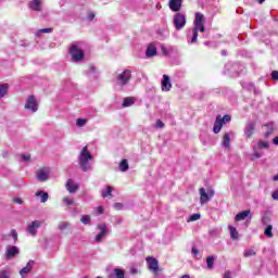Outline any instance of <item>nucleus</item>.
I'll list each match as a JSON object with an SVG mask.
<instances>
[{"label":"nucleus","instance_id":"f257e3e1","mask_svg":"<svg viewBox=\"0 0 278 278\" xmlns=\"http://www.w3.org/2000/svg\"><path fill=\"white\" fill-rule=\"evenodd\" d=\"M92 160H94V156L88 151V146H85L78 155V165L83 173L92 170V164L90 163Z\"/></svg>","mask_w":278,"mask_h":278},{"label":"nucleus","instance_id":"f03ea898","mask_svg":"<svg viewBox=\"0 0 278 278\" xmlns=\"http://www.w3.org/2000/svg\"><path fill=\"white\" fill-rule=\"evenodd\" d=\"M205 16L202 13H195L194 28L192 29L191 45H194L199 38V31H205Z\"/></svg>","mask_w":278,"mask_h":278},{"label":"nucleus","instance_id":"7ed1b4c3","mask_svg":"<svg viewBox=\"0 0 278 278\" xmlns=\"http://www.w3.org/2000/svg\"><path fill=\"white\" fill-rule=\"evenodd\" d=\"M130 80H131V72L129 70H124V71L118 70L115 73V83H116V86H118L119 88H125V86H127V84H129Z\"/></svg>","mask_w":278,"mask_h":278},{"label":"nucleus","instance_id":"20e7f679","mask_svg":"<svg viewBox=\"0 0 278 278\" xmlns=\"http://www.w3.org/2000/svg\"><path fill=\"white\" fill-rule=\"evenodd\" d=\"M70 55L74 62H81L86 58V52L79 46V42H74L70 47Z\"/></svg>","mask_w":278,"mask_h":278},{"label":"nucleus","instance_id":"39448f33","mask_svg":"<svg viewBox=\"0 0 278 278\" xmlns=\"http://www.w3.org/2000/svg\"><path fill=\"white\" fill-rule=\"evenodd\" d=\"M146 262L150 273H152L154 277H159L160 273H162V268H160V262L157 261V258L153 256H148L146 258Z\"/></svg>","mask_w":278,"mask_h":278},{"label":"nucleus","instance_id":"423d86ee","mask_svg":"<svg viewBox=\"0 0 278 278\" xmlns=\"http://www.w3.org/2000/svg\"><path fill=\"white\" fill-rule=\"evenodd\" d=\"M97 229L100 232L96 236L94 242H97L98 244H101L104 238H108V236H110V227H108V224L103 223V224H98Z\"/></svg>","mask_w":278,"mask_h":278},{"label":"nucleus","instance_id":"0eeeda50","mask_svg":"<svg viewBox=\"0 0 278 278\" xmlns=\"http://www.w3.org/2000/svg\"><path fill=\"white\" fill-rule=\"evenodd\" d=\"M199 192L201 205H205V203H208V201L214 198V194H216L214 189H208L207 191H205V188H200Z\"/></svg>","mask_w":278,"mask_h":278},{"label":"nucleus","instance_id":"6e6552de","mask_svg":"<svg viewBox=\"0 0 278 278\" xmlns=\"http://www.w3.org/2000/svg\"><path fill=\"white\" fill-rule=\"evenodd\" d=\"M25 110L33 113L38 112V101L36 100V96L31 94L26 99Z\"/></svg>","mask_w":278,"mask_h":278},{"label":"nucleus","instance_id":"1a4fd4ad","mask_svg":"<svg viewBox=\"0 0 278 278\" xmlns=\"http://www.w3.org/2000/svg\"><path fill=\"white\" fill-rule=\"evenodd\" d=\"M174 26L176 27L177 31L184 29V27H186V14L176 13L174 15Z\"/></svg>","mask_w":278,"mask_h":278},{"label":"nucleus","instance_id":"9d476101","mask_svg":"<svg viewBox=\"0 0 278 278\" xmlns=\"http://www.w3.org/2000/svg\"><path fill=\"white\" fill-rule=\"evenodd\" d=\"M21 253V250L16 245H8L5 250L4 257L5 260H14L16 255Z\"/></svg>","mask_w":278,"mask_h":278},{"label":"nucleus","instance_id":"9b49d317","mask_svg":"<svg viewBox=\"0 0 278 278\" xmlns=\"http://www.w3.org/2000/svg\"><path fill=\"white\" fill-rule=\"evenodd\" d=\"M123 3L125 8H127V10H130L131 12H138V10H140L139 0H124Z\"/></svg>","mask_w":278,"mask_h":278},{"label":"nucleus","instance_id":"f8f14e48","mask_svg":"<svg viewBox=\"0 0 278 278\" xmlns=\"http://www.w3.org/2000/svg\"><path fill=\"white\" fill-rule=\"evenodd\" d=\"M253 134H255V122L250 121L245 124L244 127V137L247 139L253 138Z\"/></svg>","mask_w":278,"mask_h":278},{"label":"nucleus","instance_id":"ddd939ff","mask_svg":"<svg viewBox=\"0 0 278 278\" xmlns=\"http://www.w3.org/2000/svg\"><path fill=\"white\" fill-rule=\"evenodd\" d=\"M34 264H36V262L34 260H30L28 261L27 265L20 270V275L22 278L27 277V275L31 273V270L34 269Z\"/></svg>","mask_w":278,"mask_h":278},{"label":"nucleus","instance_id":"4468645a","mask_svg":"<svg viewBox=\"0 0 278 278\" xmlns=\"http://www.w3.org/2000/svg\"><path fill=\"white\" fill-rule=\"evenodd\" d=\"M162 90L164 92H169L170 88H173V84H170V77L166 74L163 75L162 79Z\"/></svg>","mask_w":278,"mask_h":278},{"label":"nucleus","instance_id":"2eb2a0df","mask_svg":"<svg viewBox=\"0 0 278 278\" xmlns=\"http://www.w3.org/2000/svg\"><path fill=\"white\" fill-rule=\"evenodd\" d=\"M108 278H126L125 277V269L115 267L113 270L109 274Z\"/></svg>","mask_w":278,"mask_h":278},{"label":"nucleus","instance_id":"dca6fc26","mask_svg":"<svg viewBox=\"0 0 278 278\" xmlns=\"http://www.w3.org/2000/svg\"><path fill=\"white\" fill-rule=\"evenodd\" d=\"M66 190L70 192V194H75L77 190H79V185L75 184L73 179H68L66 182Z\"/></svg>","mask_w":278,"mask_h":278},{"label":"nucleus","instance_id":"f3484780","mask_svg":"<svg viewBox=\"0 0 278 278\" xmlns=\"http://www.w3.org/2000/svg\"><path fill=\"white\" fill-rule=\"evenodd\" d=\"M38 229H40V220H34L28 226L27 231L30 236H36L38 233Z\"/></svg>","mask_w":278,"mask_h":278},{"label":"nucleus","instance_id":"a211bd4d","mask_svg":"<svg viewBox=\"0 0 278 278\" xmlns=\"http://www.w3.org/2000/svg\"><path fill=\"white\" fill-rule=\"evenodd\" d=\"M181 3H184V0H169V10H172V12H179V10H181Z\"/></svg>","mask_w":278,"mask_h":278},{"label":"nucleus","instance_id":"6ab92c4d","mask_svg":"<svg viewBox=\"0 0 278 278\" xmlns=\"http://www.w3.org/2000/svg\"><path fill=\"white\" fill-rule=\"evenodd\" d=\"M157 55V48L155 47V45L153 43H150L147 48V51H146V56L147 58H153Z\"/></svg>","mask_w":278,"mask_h":278},{"label":"nucleus","instance_id":"aec40b11","mask_svg":"<svg viewBox=\"0 0 278 278\" xmlns=\"http://www.w3.org/2000/svg\"><path fill=\"white\" fill-rule=\"evenodd\" d=\"M224 125L225 124L220 121V115H217L213 127L214 134H220V130L223 129Z\"/></svg>","mask_w":278,"mask_h":278},{"label":"nucleus","instance_id":"412c9836","mask_svg":"<svg viewBox=\"0 0 278 278\" xmlns=\"http://www.w3.org/2000/svg\"><path fill=\"white\" fill-rule=\"evenodd\" d=\"M136 103V98L134 97H126L123 100L122 108H131Z\"/></svg>","mask_w":278,"mask_h":278},{"label":"nucleus","instance_id":"4be33fe9","mask_svg":"<svg viewBox=\"0 0 278 278\" xmlns=\"http://www.w3.org/2000/svg\"><path fill=\"white\" fill-rule=\"evenodd\" d=\"M35 197H40L41 203H47V201H49V193L42 190H38L35 193Z\"/></svg>","mask_w":278,"mask_h":278},{"label":"nucleus","instance_id":"5701e85b","mask_svg":"<svg viewBox=\"0 0 278 278\" xmlns=\"http://www.w3.org/2000/svg\"><path fill=\"white\" fill-rule=\"evenodd\" d=\"M248 216H251V211L247 210L243 212H240L239 214H237L235 216V220L240 222V220H244Z\"/></svg>","mask_w":278,"mask_h":278},{"label":"nucleus","instance_id":"b1692460","mask_svg":"<svg viewBox=\"0 0 278 278\" xmlns=\"http://www.w3.org/2000/svg\"><path fill=\"white\" fill-rule=\"evenodd\" d=\"M30 10H34L35 12H40L41 10V3L40 0H33L29 2Z\"/></svg>","mask_w":278,"mask_h":278},{"label":"nucleus","instance_id":"393cba45","mask_svg":"<svg viewBox=\"0 0 278 278\" xmlns=\"http://www.w3.org/2000/svg\"><path fill=\"white\" fill-rule=\"evenodd\" d=\"M265 127L267 130L265 131L264 137L269 138L270 135L275 131V123L265 124Z\"/></svg>","mask_w":278,"mask_h":278},{"label":"nucleus","instance_id":"a878e982","mask_svg":"<svg viewBox=\"0 0 278 278\" xmlns=\"http://www.w3.org/2000/svg\"><path fill=\"white\" fill-rule=\"evenodd\" d=\"M119 170L121 173H127L129 170V162L127 161V159H123L119 162Z\"/></svg>","mask_w":278,"mask_h":278},{"label":"nucleus","instance_id":"bb28decb","mask_svg":"<svg viewBox=\"0 0 278 278\" xmlns=\"http://www.w3.org/2000/svg\"><path fill=\"white\" fill-rule=\"evenodd\" d=\"M231 139L229 137V132H226L223 137L222 147H224L225 149H229Z\"/></svg>","mask_w":278,"mask_h":278},{"label":"nucleus","instance_id":"cd10ccee","mask_svg":"<svg viewBox=\"0 0 278 278\" xmlns=\"http://www.w3.org/2000/svg\"><path fill=\"white\" fill-rule=\"evenodd\" d=\"M87 77H89V79H97V67H94V65H91L89 67V71L86 72Z\"/></svg>","mask_w":278,"mask_h":278},{"label":"nucleus","instance_id":"c85d7f7f","mask_svg":"<svg viewBox=\"0 0 278 278\" xmlns=\"http://www.w3.org/2000/svg\"><path fill=\"white\" fill-rule=\"evenodd\" d=\"M8 90H10V85L0 84V99H3L8 94Z\"/></svg>","mask_w":278,"mask_h":278},{"label":"nucleus","instance_id":"c756f323","mask_svg":"<svg viewBox=\"0 0 278 278\" xmlns=\"http://www.w3.org/2000/svg\"><path fill=\"white\" fill-rule=\"evenodd\" d=\"M37 179L39 181H47V179H49V174L47 172H45V169H40L37 173Z\"/></svg>","mask_w":278,"mask_h":278},{"label":"nucleus","instance_id":"7c9ffc66","mask_svg":"<svg viewBox=\"0 0 278 278\" xmlns=\"http://www.w3.org/2000/svg\"><path fill=\"white\" fill-rule=\"evenodd\" d=\"M216 260V256L211 255L206 257V266L208 268V270H212V268H214V261Z\"/></svg>","mask_w":278,"mask_h":278},{"label":"nucleus","instance_id":"2f4dec72","mask_svg":"<svg viewBox=\"0 0 278 278\" xmlns=\"http://www.w3.org/2000/svg\"><path fill=\"white\" fill-rule=\"evenodd\" d=\"M228 229H229V231H230V237H231V239H232V240H238L239 233H238V230L236 229V227H233V226H228Z\"/></svg>","mask_w":278,"mask_h":278},{"label":"nucleus","instance_id":"473e14b6","mask_svg":"<svg viewBox=\"0 0 278 278\" xmlns=\"http://www.w3.org/2000/svg\"><path fill=\"white\" fill-rule=\"evenodd\" d=\"M106 197H112V187L106 186L105 190L102 191V198L106 199Z\"/></svg>","mask_w":278,"mask_h":278},{"label":"nucleus","instance_id":"72a5a7b5","mask_svg":"<svg viewBox=\"0 0 278 278\" xmlns=\"http://www.w3.org/2000/svg\"><path fill=\"white\" fill-rule=\"evenodd\" d=\"M264 235L266 236V238H273V225H268L265 228Z\"/></svg>","mask_w":278,"mask_h":278},{"label":"nucleus","instance_id":"f704fd0d","mask_svg":"<svg viewBox=\"0 0 278 278\" xmlns=\"http://www.w3.org/2000/svg\"><path fill=\"white\" fill-rule=\"evenodd\" d=\"M255 255H256V252L253 249H248L243 253V257H253Z\"/></svg>","mask_w":278,"mask_h":278},{"label":"nucleus","instance_id":"c9c22d12","mask_svg":"<svg viewBox=\"0 0 278 278\" xmlns=\"http://www.w3.org/2000/svg\"><path fill=\"white\" fill-rule=\"evenodd\" d=\"M269 147L270 144L268 143V141L260 140L257 142V149H268Z\"/></svg>","mask_w":278,"mask_h":278},{"label":"nucleus","instance_id":"e433bc0d","mask_svg":"<svg viewBox=\"0 0 278 278\" xmlns=\"http://www.w3.org/2000/svg\"><path fill=\"white\" fill-rule=\"evenodd\" d=\"M53 31V28H41L36 33V36H40V34H51Z\"/></svg>","mask_w":278,"mask_h":278},{"label":"nucleus","instance_id":"4c0bfd02","mask_svg":"<svg viewBox=\"0 0 278 278\" xmlns=\"http://www.w3.org/2000/svg\"><path fill=\"white\" fill-rule=\"evenodd\" d=\"M199 219H201V214L195 213L189 217L188 223H194V220H199Z\"/></svg>","mask_w":278,"mask_h":278},{"label":"nucleus","instance_id":"58836bf2","mask_svg":"<svg viewBox=\"0 0 278 278\" xmlns=\"http://www.w3.org/2000/svg\"><path fill=\"white\" fill-rule=\"evenodd\" d=\"M80 223H83V225H90V215H83Z\"/></svg>","mask_w":278,"mask_h":278},{"label":"nucleus","instance_id":"ea45409f","mask_svg":"<svg viewBox=\"0 0 278 278\" xmlns=\"http://www.w3.org/2000/svg\"><path fill=\"white\" fill-rule=\"evenodd\" d=\"M87 123H88V119H85V118H78L76 121L77 127H84Z\"/></svg>","mask_w":278,"mask_h":278},{"label":"nucleus","instance_id":"a19ab883","mask_svg":"<svg viewBox=\"0 0 278 278\" xmlns=\"http://www.w3.org/2000/svg\"><path fill=\"white\" fill-rule=\"evenodd\" d=\"M220 122L225 125L226 123H230L231 122V115H224L220 116Z\"/></svg>","mask_w":278,"mask_h":278},{"label":"nucleus","instance_id":"79ce46f5","mask_svg":"<svg viewBox=\"0 0 278 278\" xmlns=\"http://www.w3.org/2000/svg\"><path fill=\"white\" fill-rule=\"evenodd\" d=\"M113 207H114L115 210L121 211V210H124L125 205H124L123 203H121V202H116V203L113 205Z\"/></svg>","mask_w":278,"mask_h":278},{"label":"nucleus","instance_id":"37998d69","mask_svg":"<svg viewBox=\"0 0 278 278\" xmlns=\"http://www.w3.org/2000/svg\"><path fill=\"white\" fill-rule=\"evenodd\" d=\"M11 236H12L14 242H16V240H18V232H16V229L11 230Z\"/></svg>","mask_w":278,"mask_h":278},{"label":"nucleus","instance_id":"c03bdc74","mask_svg":"<svg viewBox=\"0 0 278 278\" xmlns=\"http://www.w3.org/2000/svg\"><path fill=\"white\" fill-rule=\"evenodd\" d=\"M66 227H68V224L66 222H62L61 224H59L60 231H64Z\"/></svg>","mask_w":278,"mask_h":278},{"label":"nucleus","instance_id":"a18cd8bd","mask_svg":"<svg viewBox=\"0 0 278 278\" xmlns=\"http://www.w3.org/2000/svg\"><path fill=\"white\" fill-rule=\"evenodd\" d=\"M63 202H65L66 205L71 206V205H75V202L68 198H64Z\"/></svg>","mask_w":278,"mask_h":278},{"label":"nucleus","instance_id":"49530a36","mask_svg":"<svg viewBox=\"0 0 278 278\" xmlns=\"http://www.w3.org/2000/svg\"><path fill=\"white\" fill-rule=\"evenodd\" d=\"M0 278H10V274L8 273V270H1Z\"/></svg>","mask_w":278,"mask_h":278},{"label":"nucleus","instance_id":"de8ad7c7","mask_svg":"<svg viewBox=\"0 0 278 278\" xmlns=\"http://www.w3.org/2000/svg\"><path fill=\"white\" fill-rule=\"evenodd\" d=\"M21 157L23 162H29V160H31V155H27V154H22Z\"/></svg>","mask_w":278,"mask_h":278},{"label":"nucleus","instance_id":"09e8293b","mask_svg":"<svg viewBox=\"0 0 278 278\" xmlns=\"http://www.w3.org/2000/svg\"><path fill=\"white\" fill-rule=\"evenodd\" d=\"M271 79H274L275 81H278V71L271 72Z\"/></svg>","mask_w":278,"mask_h":278},{"label":"nucleus","instance_id":"8fccbe9b","mask_svg":"<svg viewBox=\"0 0 278 278\" xmlns=\"http://www.w3.org/2000/svg\"><path fill=\"white\" fill-rule=\"evenodd\" d=\"M156 127H157L159 129H163V127H164V122L161 121V119H157V121H156Z\"/></svg>","mask_w":278,"mask_h":278},{"label":"nucleus","instance_id":"3c124183","mask_svg":"<svg viewBox=\"0 0 278 278\" xmlns=\"http://www.w3.org/2000/svg\"><path fill=\"white\" fill-rule=\"evenodd\" d=\"M96 212H97V214H99V215L103 214V212H104L103 206H97V207H96Z\"/></svg>","mask_w":278,"mask_h":278},{"label":"nucleus","instance_id":"603ef678","mask_svg":"<svg viewBox=\"0 0 278 278\" xmlns=\"http://www.w3.org/2000/svg\"><path fill=\"white\" fill-rule=\"evenodd\" d=\"M263 153H260V152H254L252 154V157H254L255 160H260V157H262Z\"/></svg>","mask_w":278,"mask_h":278},{"label":"nucleus","instance_id":"864d4df0","mask_svg":"<svg viewBox=\"0 0 278 278\" xmlns=\"http://www.w3.org/2000/svg\"><path fill=\"white\" fill-rule=\"evenodd\" d=\"M94 20V13H89L88 15H87V21H93Z\"/></svg>","mask_w":278,"mask_h":278},{"label":"nucleus","instance_id":"5fc2aeb1","mask_svg":"<svg viewBox=\"0 0 278 278\" xmlns=\"http://www.w3.org/2000/svg\"><path fill=\"white\" fill-rule=\"evenodd\" d=\"M20 45L21 47H29V42H27V40H22Z\"/></svg>","mask_w":278,"mask_h":278},{"label":"nucleus","instance_id":"6e6d98bb","mask_svg":"<svg viewBox=\"0 0 278 278\" xmlns=\"http://www.w3.org/2000/svg\"><path fill=\"white\" fill-rule=\"evenodd\" d=\"M14 203H17L18 205H23V200L20 198H14Z\"/></svg>","mask_w":278,"mask_h":278},{"label":"nucleus","instance_id":"4d7b16f0","mask_svg":"<svg viewBox=\"0 0 278 278\" xmlns=\"http://www.w3.org/2000/svg\"><path fill=\"white\" fill-rule=\"evenodd\" d=\"M273 199L275 201H278V190H276L273 194H271Z\"/></svg>","mask_w":278,"mask_h":278},{"label":"nucleus","instance_id":"13d9d810","mask_svg":"<svg viewBox=\"0 0 278 278\" xmlns=\"http://www.w3.org/2000/svg\"><path fill=\"white\" fill-rule=\"evenodd\" d=\"M191 253H192L193 255H199V250L193 247V248L191 249Z\"/></svg>","mask_w":278,"mask_h":278},{"label":"nucleus","instance_id":"bf43d9fd","mask_svg":"<svg viewBox=\"0 0 278 278\" xmlns=\"http://www.w3.org/2000/svg\"><path fill=\"white\" fill-rule=\"evenodd\" d=\"M130 273H131V275H137L138 274V269L136 267H131L130 268Z\"/></svg>","mask_w":278,"mask_h":278},{"label":"nucleus","instance_id":"052dcab7","mask_svg":"<svg viewBox=\"0 0 278 278\" xmlns=\"http://www.w3.org/2000/svg\"><path fill=\"white\" fill-rule=\"evenodd\" d=\"M130 254L136 255V248L130 249Z\"/></svg>","mask_w":278,"mask_h":278},{"label":"nucleus","instance_id":"680f3d73","mask_svg":"<svg viewBox=\"0 0 278 278\" xmlns=\"http://www.w3.org/2000/svg\"><path fill=\"white\" fill-rule=\"evenodd\" d=\"M273 143H274V144H278V136L273 139Z\"/></svg>","mask_w":278,"mask_h":278},{"label":"nucleus","instance_id":"e2e57ef3","mask_svg":"<svg viewBox=\"0 0 278 278\" xmlns=\"http://www.w3.org/2000/svg\"><path fill=\"white\" fill-rule=\"evenodd\" d=\"M156 10H162V4L156 3Z\"/></svg>","mask_w":278,"mask_h":278},{"label":"nucleus","instance_id":"0e129e2a","mask_svg":"<svg viewBox=\"0 0 278 278\" xmlns=\"http://www.w3.org/2000/svg\"><path fill=\"white\" fill-rule=\"evenodd\" d=\"M222 55H227V50H223Z\"/></svg>","mask_w":278,"mask_h":278},{"label":"nucleus","instance_id":"69168bd1","mask_svg":"<svg viewBox=\"0 0 278 278\" xmlns=\"http://www.w3.org/2000/svg\"><path fill=\"white\" fill-rule=\"evenodd\" d=\"M180 278H190V276H189V275H184V276L180 277Z\"/></svg>","mask_w":278,"mask_h":278},{"label":"nucleus","instance_id":"338daca9","mask_svg":"<svg viewBox=\"0 0 278 278\" xmlns=\"http://www.w3.org/2000/svg\"><path fill=\"white\" fill-rule=\"evenodd\" d=\"M258 1V3H264V1H266V0H257Z\"/></svg>","mask_w":278,"mask_h":278},{"label":"nucleus","instance_id":"774afa93","mask_svg":"<svg viewBox=\"0 0 278 278\" xmlns=\"http://www.w3.org/2000/svg\"><path fill=\"white\" fill-rule=\"evenodd\" d=\"M96 278H103V277H101V276H97Z\"/></svg>","mask_w":278,"mask_h":278}]
</instances>
